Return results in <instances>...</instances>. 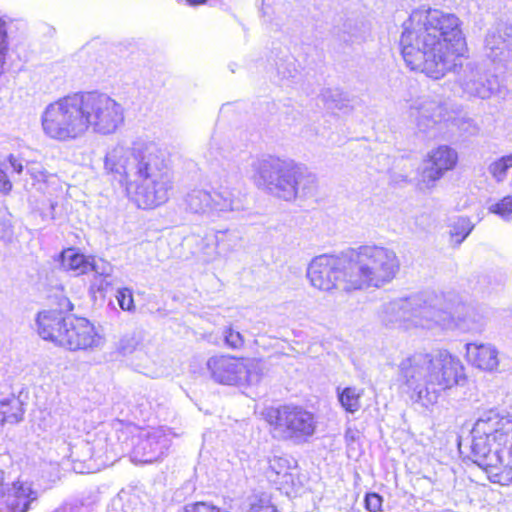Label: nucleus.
<instances>
[{"label": "nucleus", "mask_w": 512, "mask_h": 512, "mask_svg": "<svg viewBox=\"0 0 512 512\" xmlns=\"http://www.w3.org/2000/svg\"><path fill=\"white\" fill-rule=\"evenodd\" d=\"M400 48L403 60L412 71L432 79L448 72L457 73V82L470 96L489 99L499 92L498 77L476 61L461 62L464 38L459 18L439 9L417 8L402 24Z\"/></svg>", "instance_id": "obj_1"}, {"label": "nucleus", "mask_w": 512, "mask_h": 512, "mask_svg": "<svg viewBox=\"0 0 512 512\" xmlns=\"http://www.w3.org/2000/svg\"><path fill=\"white\" fill-rule=\"evenodd\" d=\"M124 120L122 104L97 91L61 97L49 103L40 116L43 133L59 142L78 140L90 130L104 136L114 134Z\"/></svg>", "instance_id": "obj_2"}, {"label": "nucleus", "mask_w": 512, "mask_h": 512, "mask_svg": "<svg viewBox=\"0 0 512 512\" xmlns=\"http://www.w3.org/2000/svg\"><path fill=\"white\" fill-rule=\"evenodd\" d=\"M104 168L125 180L126 191L139 208H155L169 199L172 174L164 153L154 144L133 148L116 145L107 152Z\"/></svg>", "instance_id": "obj_3"}, {"label": "nucleus", "mask_w": 512, "mask_h": 512, "mask_svg": "<svg viewBox=\"0 0 512 512\" xmlns=\"http://www.w3.org/2000/svg\"><path fill=\"white\" fill-rule=\"evenodd\" d=\"M401 388L423 407L437 403L443 392L464 385L467 377L462 361L447 350L415 352L398 364Z\"/></svg>", "instance_id": "obj_4"}, {"label": "nucleus", "mask_w": 512, "mask_h": 512, "mask_svg": "<svg viewBox=\"0 0 512 512\" xmlns=\"http://www.w3.org/2000/svg\"><path fill=\"white\" fill-rule=\"evenodd\" d=\"M471 458L493 483H512V417L496 409L481 413L471 430Z\"/></svg>", "instance_id": "obj_5"}, {"label": "nucleus", "mask_w": 512, "mask_h": 512, "mask_svg": "<svg viewBox=\"0 0 512 512\" xmlns=\"http://www.w3.org/2000/svg\"><path fill=\"white\" fill-rule=\"evenodd\" d=\"M253 168L257 185L285 201L309 197L317 191L316 175L291 160L268 156L257 160Z\"/></svg>", "instance_id": "obj_6"}, {"label": "nucleus", "mask_w": 512, "mask_h": 512, "mask_svg": "<svg viewBox=\"0 0 512 512\" xmlns=\"http://www.w3.org/2000/svg\"><path fill=\"white\" fill-rule=\"evenodd\" d=\"M174 437L176 434L168 427L138 429L121 424L113 435L103 438L106 442L104 453L107 459L130 453L131 460L135 463H153L167 453ZM101 442L102 439L99 438L97 446Z\"/></svg>", "instance_id": "obj_7"}, {"label": "nucleus", "mask_w": 512, "mask_h": 512, "mask_svg": "<svg viewBox=\"0 0 512 512\" xmlns=\"http://www.w3.org/2000/svg\"><path fill=\"white\" fill-rule=\"evenodd\" d=\"M351 274L349 283L354 290L382 288L390 284L400 271L396 252L377 244H365L346 249Z\"/></svg>", "instance_id": "obj_8"}, {"label": "nucleus", "mask_w": 512, "mask_h": 512, "mask_svg": "<svg viewBox=\"0 0 512 512\" xmlns=\"http://www.w3.org/2000/svg\"><path fill=\"white\" fill-rule=\"evenodd\" d=\"M439 302L434 292H423L405 299L384 303L378 316L387 327H420L434 329L436 324H446L447 316L433 310Z\"/></svg>", "instance_id": "obj_9"}, {"label": "nucleus", "mask_w": 512, "mask_h": 512, "mask_svg": "<svg viewBox=\"0 0 512 512\" xmlns=\"http://www.w3.org/2000/svg\"><path fill=\"white\" fill-rule=\"evenodd\" d=\"M266 420L274 438L294 444L306 442L316 431L314 414L300 406L272 408L267 412Z\"/></svg>", "instance_id": "obj_10"}, {"label": "nucleus", "mask_w": 512, "mask_h": 512, "mask_svg": "<svg viewBox=\"0 0 512 512\" xmlns=\"http://www.w3.org/2000/svg\"><path fill=\"white\" fill-rule=\"evenodd\" d=\"M350 274L346 250L338 255H319L312 259L307 268V277L311 285L325 292L334 289L353 291L354 286L349 283Z\"/></svg>", "instance_id": "obj_11"}, {"label": "nucleus", "mask_w": 512, "mask_h": 512, "mask_svg": "<svg viewBox=\"0 0 512 512\" xmlns=\"http://www.w3.org/2000/svg\"><path fill=\"white\" fill-rule=\"evenodd\" d=\"M207 369L216 382L225 385H253L258 383L262 376L260 364L255 359L228 355L209 358Z\"/></svg>", "instance_id": "obj_12"}, {"label": "nucleus", "mask_w": 512, "mask_h": 512, "mask_svg": "<svg viewBox=\"0 0 512 512\" xmlns=\"http://www.w3.org/2000/svg\"><path fill=\"white\" fill-rule=\"evenodd\" d=\"M184 204L190 212L208 217H220L224 213L242 209V204L233 191L225 187L213 192L193 189L186 194Z\"/></svg>", "instance_id": "obj_13"}, {"label": "nucleus", "mask_w": 512, "mask_h": 512, "mask_svg": "<svg viewBox=\"0 0 512 512\" xmlns=\"http://www.w3.org/2000/svg\"><path fill=\"white\" fill-rule=\"evenodd\" d=\"M439 302L433 310L443 312L447 316V325L436 324L435 328H457L463 332L479 333L484 329L485 316L474 305L466 303L453 304L444 295L437 294Z\"/></svg>", "instance_id": "obj_14"}, {"label": "nucleus", "mask_w": 512, "mask_h": 512, "mask_svg": "<svg viewBox=\"0 0 512 512\" xmlns=\"http://www.w3.org/2000/svg\"><path fill=\"white\" fill-rule=\"evenodd\" d=\"M103 338L94 325L85 318L68 317L62 337V345L70 351L93 350L100 348Z\"/></svg>", "instance_id": "obj_15"}, {"label": "nucleus", "mask_w": 512, "mask_h": 512, "mask_svg": "<svg viewBox=\"0 0 512 512\" xmlns=\"http://www.w3.org/2000/svg\"><path fill=\"white\" fill-rule=\"evenodd\" d=\"M484 52L493 63L505 65L512 60V27L505 23L492 26L484 39Z\"/></svg>", "instance_id": "obj_16"}, {"label": "nucleus", "mask_w": 512, "mask_h": 512, "mask_svg": "<svg viewBox=\"0 0 512 512\" xmlns=\"http://www.w3.org/2000/svg\"><path fill=\"white\" fill-rule=\"evenodd\" d=\"M458 160L457 152L448 146H439L428 154L420 173V182L426 188L433 187L445 172L452 170Z\"/></svg>", "instance_id": "obj_17"}, {"label": "nucleus", "mask_w": 512, "mask_h": 512, "mask_svg": "<svg viewBox=\"0 0 512 512\" xmlns=\"http://www.w3.org/2000/svg\"><path fill=\"white\" fill-rule=\"evenodd\" d=\"M410 116L414 117L420 131L426 132L445 117V108L430 96H421L410 105Z\"/></svg>", "instance_id": "obj_18"}, {"label": "nucleus", "mask_w": 512, "mask_h": 512, "mask_svg": "<svg viewBox=\"0 0 512 512\" xmlns=\"http://www.w3.org/2000/svg\"><path fill=\"white\" fill-rule=\"evenodd\" d=\"M38 497L29 483L16 482L0 494V512H27Z\"/></svg>", "instance_id": "obj_19"}, {"label": "nucleus", "mask_w": 512, "mask_h": 512, "mask_svg": "<svg viewBox=\"0 0 512 512\" xmlns=\"http://www.w3.org/2000/svg\"><path fill=\"white\" fill-rule=\"evenodd\" d=\"M466 357L468 362L475 368L485 371L494 372L498 369L499 351L490 343H467Z\"/></svg>", "instance_id": "obj_20"}, {"label": "nucleus", "mask_w": 512, "mask_h": 512, "mask_svg": "<svg viewBox=\"0 0 512 512\" xmlns=\"http://www.w3.org/2000/svg\"><path fill=\"white\" fill-rule=\"evenodd\" d=\"M66 320L59 311H43L38 314L37 328L39 335L44 339L62 345L64 329H66Z\"/></svg>", "instance_id": "obj_21"}, {"label": "nucleus", "mask_w": 512, "mask_h": 512, "mask_svg": "<svg viewBox=\"0 0 512 512\" xmlns=\"http://www.w3.org/2000/svg\"><path fill=\"white\" fill-rule=\"evenodd\" d=\"M369 35L370 28L366 23L353 20L345 21L335 33L336 39L349 47L364 43Z\"/></svg>", "instance_id": "obj_22"}, {"label": "nucleus", "mask_w": 512, "mask_h": 512, "mask_svg": "<svg viewBox=\"0 0 512 512\" xmlns=\"http://www.w3.org/2000/svg\"><path fill=\"white\" fill-rule=\"evenodd\" d=\"M296 461L290 457L274 456L269 460V475L271 481L279 485H291L294 482L292 469Z\"/></svg>", "instance_id": "obj_23"}, {"label": "nucleus", "mask_w": 512, "mask_h": 512, "mask_svg": "<svg viewBox=\"0 0 512 512\" xmlns=\"http://www.w3.org/2000/svg\"><path fill=\"white\" fill-rule=\"evenodd\" d=\"M88 265L87 273L93 272L95 275L92 282L93 288H96L99 292H104L114 285L113 267L109 262L101 258L91 257Z\"/></svg>", "instance_id": "obj_24"}, {"label": "nucleus", "mask_w": 512, "mask_h": 512, "mask_svg": "<svg viewBox=\"0 0 512 512\" xmlns=\"http://www.w3.org/2000/svg\"><path fill=\"white\" fill-rule=\"evenodd\" d=\"M23 409L21 401L12 396L0 399V423H17L22 419Z\"/></svg>", "instance_id": "obj_25"}, {"label": "nucleus", "mask_w": 512, "mask_h": 512, "mask_svg": "<svg viewBox=\"0 0 512 512\" xmlns=\"http://www.w3.org/2000/svg\"><path fill=\"white\" fill-rule=\"evenodd\" d=\"M89 260L90 258H87L85 255L72 248L63 251L61 255V264L63 268L74 271L78 275L87 273Z\"/></svg>", "instance_id": "obj_26"}, {"label": "nucleus", "mask_w": 512, "mask_h": 512, "mask_svg": "<svg viewBox=\"0 0 512 512\" xmlns=\"http://www.w3.org/2000/svg\"><path fill=\"white\" fill-rule=\"evenodd\" d=\"M362 391L355 387H346L342 391L338 389V399L342 407L349 413H355L360 409Z\"/></svg>", "instance_id": "obj_27"}, {"label": "nucleus", "mask_w": 512, "mask_h": 512, "mask_svg": "<svg viewBox=\"0 0 512 512\" xmlns=\"http://www.w3.org/2000/svg\"><path fill=\"white\" fill-rule=\"evenodd\" d=\"M474 225L467 217H458L450 226V236L456 245H460L472 232Z\"/></svg>", "instance_id": "obj_28"}, {"label": "nucleus", "mask_w": 512, "mask_h": 512, "mask_svg": "<svg viewBox=\"0 0 512 512\" xmlns=\"http://www.w3.org/2000/svg\"><path fill=\"white\" fill-rule=\"evenodd\" d=\"M510 168H512V153L492 161L488 165V172L496 182L500 183L506 179Z\"/></svg>", "instance_id": "obj_29"}, {"label": "nucleus", "mask_w": 512, "mask_h": 512, "mask_svg": "<svg viewBox=\"0 0 512 512\" xmlns=\"http://www.w3.org/2000/svg\"><path fill=\"white\" fill-rule=\"evenodd\" d=\"M215 238L218 252L224 255L234 251L240 240L235 232L230 231H218Z\"/></svg>", "instance_id": "obj_30"}, {"label": "nucleus", "mask_w": 512, "mask_h": 512, "mask_svg": "<svg viewBox=\"0 0 512 512\" xmlns=\"http://www.w3.org/2000/svg\"><path fill=\"white\" fill-rule=\"evenodd\" d=\"M221 337L224 345L232 350H240L244 347L245 339L240 331L232 325L224 326L221 330Z\"/></svg>", "instance_id": "obj_31"}, {"label": "nucleus", "mask_w": 512, "mask_h": 512, "mask_svg": "<svg viewBox=\"0 0 512 512\" xmlns=\"http://www.w3.org/2000/svg\"><path fill=\"white\" fill-rule=\"evenodd\" d=\"M488 210L502 219L509 220L512 214V196L504 197L499 202L489 206Z\"/></svg>", "instance_id": "obj_32"}, {"label": "nucleus", "mask_w": 512, "mask_h": 512, "mask_svg": "<svg viewBox=\"0 0 512 512\" xmlns=\"http://www.w3.org/2000/svg\"><path fill=\"white\" fill-rule=\"evenodd\" d=\"M138 345V341L133 335L123 336L116 344V352L121 356L132 354Z\"/></svg>", "instance_id": "obj_33"}, {"label": "nucleus", "mask_w": 512, "mask_h": 512, "mask_svg": "<svg viewBox=\"0 0 512 512\" xmlns=\"http://www.w3.org/2000/svg\"><path fill=\"white\" fill-rule=\"evenodd\" d=\"M116 299L118 301L119 306L121 309L125 311H133L134 306V300L132 291L128 288L119 289L117 291Z\"/></svg>", "instance_id": "obj_34"}, {"label": "nucleus", "mask_w": 512, "mask_h": 512, "mask_svg": "<svg viewBox=\"0 0 512 512\" xmlns=\"http://www.w3.org/2000/svg\"><path fill=\"white\" fill-rule=\"evenodd\" d=\"M321 97L329 108H341L339 104L341 99V93L337 89H324L321 93Z\"/></svg>", "instance_id": "obj_35"}, {"label": "nucleus", "mask_w": 512, "mask_h": 512, "mask_svg": "<svg viewBox=\"0 0 512 512\" xmlns=\"http://www.w3.org/2000/svg\"><path fill=\"white\" fill-rule=\"evenodd\" d=\"M27 173L37 182H46L49 176L45 168L39 163H32L27 167Z\"/></svg>", "instance_id": "obj_36"}, {"label": "nucleus", "mask_w": 512, "mask_h": 512, "mask_svg": "<svg viewBox=\"0 0 512 512\" xmlns=\"http://www.w3.org/2000/svg\"><path fill=\"white\" fill-rule=\"evenodd\" d=\"M382 506V497L377 493H368L365 497V507L370 512L380 511Z\"/></svg>", "instance_id": "obj_37"}, {"label": "nucleus", "mask_w": 512, "mask_h": 512, "mask_svg": "<svg viewBox=\"0 0 512 512\" xmlns=\"http://www.w3.org/2000/svg\"><path fill=\"white\" fill-rule=\"evenodd\" d=\"M12 182L9 179L4 163L0 164V193L8 195L12 190Z\"/></svg>", "instance_id": "obj_38"}, {"label": "nucleus", "mask_w": 512, "mask_h": 512, "mask_svg": "<svg viewBox=\"0 0 512 512\" xmlns=\"http://www.w3.org/2000/svg\"><path fill=\"white\" fill-rule=\"evenodd\" d=\"M360 437V432L355 429L348 427L344 434V439L347 445H351L352 443L356 442Z\"/></svg>", "instance_id": "obj_39"}, {"label": "nucleus", "mask_w": 512, "mask_h": 512, "mask_svg": "<svg viewBox=\"0 0 512 512\" xmlns=\"http://www.w3.org/2000/svg\"><path fill=\"white\" fill-rule=\"evenodd\" d=\"M250 512H277V509L273 505L260 502L252 504Z\"/></svg>", "instance_id": "obj_40"}, {"label": "nucleus", "mask_w": 512, "mask_h": 512, "mask_svg": "<svg viewBox=\"0 0 512 512\" xmlns=\"http://www.w3.org/2000/svg\"><path fill=\"white\" fill-rule=\"evenodd\" d=\"M8 162L15 173L21 174L23 172L22 163L14 155L10 154L8 156Z\"/></svg>", "instance_id": "obj_41"}, {"label": "nucleus", "mask_w": 512, "mask_h": 512, "mask_svg": "<svg viewBox=\"0 0 512 512\" xmlns=\"http://www.w3.org/2000/svg\"><path fill=\"white\" fill-rule=\"evenodd\" d=\"M187 3L191 6L201 5L206 3L208 0H186Z\"/></svg>", "instance_id": "obj_42"}, {"label": "nucleus", "mask_w": 512, "mask_h": 512, "mask_svg": "<svg viewBox=\"0 0 512 512\" xmlns=\"http://www.w3.org/2000/svg\"><path fill=\"white\" fill-rule=\"evenodd\" d=\"M71 508L68 506H63L55 510L54 512H70Z\"/></svg>", "instance_id": "obj_43"}, {"label": "nucleus", "mask_w": 512, "mask_h": 512, "mask_svg": "<svg viewBox=\"0 0 512 512\" xmlns=\"http://www.w3.org/2000/svg\"><path fill=\"white\" fill-rule=\"evenodd\" d=\"M66 452L64 453V457H69L70 454L68 453L70 451V444L68 445V447L66 448Z\"/></svg>", "instance_id": "obj_44"}, {"label": "nucleus", "mask_w": 512, "mask_h": 512, "mask_svg": "<svg viewBox=\"0 0 512 512\" xmlns=\"http://www.w3.org/2000/svg\"><path fill=\"white\" fill-rule=\"evenodd\" d=\"M2 483H3V472L0 470V487L2 486Z\"/></svg>", "instance_id": "obj_45"}]
</instances>
